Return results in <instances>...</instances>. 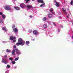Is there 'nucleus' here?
I'll return each mask as SVG.
<instances>
[{
  "mask_svg": "<svg viewBox=\"0 0 73 73\" xmlns=\"http://www.w3.org/2000/svg\"><path fill=\"white\" fill-rule=\"evenodd\" d=\"M18 42L20 43V45L23 46L25 44V42L23 41V39L21 38H19L18 39Z\"/></svg>",
  "mask_w": 73,
  "mask_h": 73,
  "instance_id": "obj_1",
  "label": "nucleus"
},
{
  "mask_svg": "<svg viewBox=\"0 0 73 73\" xmlns=\"http://www.w3.org/2000/svg\"><path fill=\"white\" fill-rule=\"evenodd\" d=\"M5 9L7 11H10L11 8L9 6H5Z\"/></svg>",
  "mask_w": 73,
  "mask_h": 73,
  "instance_id": "obj_2",
  "label": "nucleus"
},
{
  "mask_svg": "<svg viewBox=\"0 0 73 73\" xmlns=\"http://www.w3.org/2000/svg\"><path fill=\"white\" fill-rule=\"evenodd\" d=\"M33 33L34 35H38V32L37 30H35L33 31Z\"/></svg>",
  "mask_w": 73,
  "mask_h": 73,
  "instance_id": "obj_3",
  "label": "nucleus"
},
{
  "mask_svg": "<svg viewBox=\"0 0 73 73\" xmlns=\"http://www.w3.org/2000/svg\"><path fill=\"white\" fill-rule=\"evenodd\" d=\"M16 38V37L15 36L13 37V36H11L10 37V38H9L10 40L11 41L13 40V39H14V40H15Z\"/></svg>",
  "mask_w": 73,
  "mask_h": 73,
  "instance_id": "obj_4",
  "label": "nucleus"
},
{
  "mask_svg": "<svg viewBox=\"0 0 73 73\" xmlns=\"http://www.w3.org/2000/svg\"><path fill=\"white\" fill-rule=\"evenodd\" d=\"M15 52L17 54H20V52L18 49V48H17L15 49Z\"/></svg>",
  "mask_w": 73,
  "mask_h": 73,
  "instance_id": "obj_5",
  "label": "nucleus"
},
{
  "mask_svg": "<svg viewBox=\"0 0 73 73\" xmlns=\"http://www.w3.org/2000/svg\"><path fill=\"white\" fill-rule=\"evenodd\" d=\"M2 62H3L4 64H7L8 62L4 59H3V60H2Z\"/></svg>",
  "mask_w": 73,
  "mask_h": 73,
  "instance_id": "obj_6",
  "label": "nucleus"
},
{
  "mask_svg": "<svg viewBox=\"0 0 73 73\" xmlns=\"http://www.w3.org/2000/svg\"><path fill=\"white\" fill-rule=\"evenodd\" d=\"M37 2L40 3H44V1L42 0H37Z\"/></svg>",
  "mask_w": 73,
  "mask_h": 73,
  "instance_id": "obj_7",
  "label": "nucleus"
},
{
  "mask_svg": "<svg viewBox=\"0 0 73 73\" xmlns=\"http://www.w3.org/2000/svg\"><path fill=\"white\" fill-rule=\"evenodd\" d=\"M47 16L48 17V18L49 19H51V18H52V15L50 14H48Z\"/></svg>",
  "mask_w": 73,
  "mask_h": 73,
  "instance_id": "obj_8",
  "label": "nucleus"
},
{
  "mask_svg": "<svg viewBox=\"0 0 73 73\" xmlns=\"http://www.w3.org/2000/svg\"><path fill=\"white\" fill-rule=\"evenodd\" d=\"M13 31L14 32H17V28H15L13 29Z\"/></svg>",
  "mask_w": 73,
  "mask_h": 73,
  "instance_id": "obj_9",
  "label": "nucleus"
},
{
  "mask_svg": "<svg viewBox=\"0 0 73 73\" xmlns=\"http://www.w3.org/2000/svg\"><path fill=\"white\" fill-rule=\"evenodd\" d=\"M14 8H15V9L16 10H17V11H19V10H20V7H14Z\"/></svg>",
  "mask_w": 73,
  "mask_h": 73,
  "instance_id": "obj_10",
  "label": "nucleus"
},
{
  "mask_svg": "<svg viewBox=\"0 0 73 73\" xmlns=\"http://www.w3.org/2000/svg\"><path fill=\"white\" fill-rule=\"evenodd\" d=\"M62 11L63 12H65V13H66V9L65 7H63L62 9Z\"/></svg>",
  "mask_w": 73,
  "mask_h": 73,
  "instance_id": "obj_11",
  "label": "nucleus"
},
{
  "mask_svg": "<svg viewBox=\"0 0 73 73\" xmlns=\"http://www.w3.org/2000/svg\"><path fill=\"white\" fill-rule=\"evenodd\" d=\"M44 6H45V3H42V4L40 6V7H44Z\"/></svg>",
  "mask_w": 73,
  "mask_h": 73,
  "instance_id": "obj_12",
  "label": "nucleus"
},
{
  "mask_svg": "<svg viewBox=\"0 0 73 73\" xmlns=\"http://www.w3.org/2000/svg\"><path fill=\"white\" fill-rule=\"evenodd\" d=\"M55 3H56V7H59V3L57 2H55Z\"/></svg>",
  "mask_w": 73,
  "mask_h": 73,
  "instance_id": "obj_13",
  "label": "nucleus"
},
{
  "mask_svg": "<svg viewBox=\"0 0 73 73\" xmlns=\"http://www.w3.org/2000/svg\"><path fill=\"white\" fill-rule=\"evenodd\" d=\"M26 7L28 8H32V5H27Z\"/></svg>",
  "mask_w": 73,
  "mask_h": 73,
  "instance_id": "obj_14",
  "label": "nucleus"
},
{
  "mask_svg": "<svg viewBox=\"0 0 73 73\" xmlns=\"http://www.w3.org/2000/svg\"><path fill=\"white\" fill-rule=\"evenodd\" d=\"M43 27L44 28H46L48 27V25H47L46 24H44L43 25Z\"/></svg>",
  "mask_w": 73,
  "mask_h": 73,
  "instance_id": "obj_15",
  "label": "nucleus"
},
{
  "mask_svg": "<svg viewBox=\"0 0 73 73\" xmlns=\"http://www.w3.org/2000/svg\"><path fill=\"white\" fill-rule=\"evenodd\" d=\"M3 23V19H0V23L2 24Z\"/></svg>",
  "mask_w": 73,
  "mask_h": 73,
  "instance_id": "obj_16",
  "label": "nucleus"
},
{
  "mask_svg": "<svg viewBox=\"0 0 73 73\" xmlns=\"http://www.w3.org/2000/svg\"><path fill=\"white\" fill-rule=\"evenodd\" d=\"M2 28L3 30V31H7V30L6 29H7L6 28H5L4 27H3Z\"/></svg>",
  "mask_w": 73,
  "mask_h": 73,
  "instance_id": "obj_17",
  "label": "nucleus"
},
{
  "mask_svg": "<svg viewBox=\"0 0 73 73\" xmlns=\"http://www.w3.org/2000/svg\"><path fill=\"white\" fill-rule=\"evenodd\" d=\"M46 20V17H44L43 18V21H45Z\"/></svg>",
  "mask_w": 73,
  "mask_h": 73,
  "instance_id": "obj_18",
  "label": "nucleus"
},
{
  "mask_svg": "<svg viewBox=\"0 0 73 73\" xmlns=\"http://www.w3.org/2000/svg\"><path fill=\"white\" fill-rule=\"evenodd\" d=\"M2 18L3 19H4V18H5V16L4 14H3L2 15Z\"/></svg>",
  "mask_w": 73,
  "mask_h": 73,
  "instance_id": "obj_19",
  "label": "nucleus"
},
{
  "mask_svg": "<svg viewBox=\"0 0 73 73\" xmlns=\"http://www.w3.org/2000/svg\"><path fill=\"white\" fill-rule=\"evenodd\" d=\"M6 52H11V50L7 49L6 50Z\"/></svg>",
  "mask_w": 73,
  "mask_h": 73,
  "instance_id": "obj_20",
  "label": "nucleus"
},
{
  "mask_svg": "<svg viewBox=\"0 0 73 73\" xmlns=\"http://www.w3.org/2000/svg\"><path fill=\"white\" fill-rule=\"evenodd\" d=\"M20 6L21 8H24V6L23 5V4H20Z\"/></svg>",
  "mask_w": 73,
  "mask_h": 73,
  "instance_id": "obj_21",
  "label": "nucleus"
},
{
  "mask_svg": "<svg viewBox=\"0 0 73 73\" xmlns=\"http://www.w3.org/2000/svg\"><path fill=\"white\" fill-rule=\"evenodd\" d=\"M29 43H30V42L29 41H27L26 42V44L27 45H28V44H29Z\"/></svg>",
  "mask_w": 73,
  "mask_h": 73,
  "instance_id": "obj_22",
  "label": "nucleus"
},
{
  "mask_svg": "<svg viewBox=\"0 0 73 73\" xmlns=\"http://www.w3.org/2000/svg\"><path fill=\"white\" fill-rule=\"evenodd\" d=\"M19 60V57L16 58L15 59V61H17V60Z\"/></svg>",
  "mask_w": 73,
  "mask_h": 73,
  "instance_id": "obj_23",
  "label": "nucleus"
},
{
  "mask_svg": "<svg viewBox=\"0 0 73 73\" xmlns=\"http://www.w3.org/2000/svg\"><path fill=\"white\" fill-rule=\"evenodd\" d=\"M7 68H10V65L9 64L7 65Z\"/></svg>",
  "mask_w": 73,
  "mask_h": 73,
  "instance_id": "obj_24",
  "label": "nucleus"
},
{
  "mask_svg": "<svg viewBox=\"0 0 73 73\" xmlns=\"http://www.w3.org/2000/svg\"><path fill=\"white\" fill-rule=\"evenodd\" d=\"M25 0V1H26V3H28V1H30V0Z\"/></svg>",
  "mask_w": 73,
  "mask_h": 73,
  "instance_id": "obj_25",
  "label": "nucleus"
},
{
  "mask_svg": "<svg viewBox=\"0 0 73 73\" xmlns=\"http://www.w3.org/2000/svg\"><path fill=\"white\" fill-rule=\"evenodd\" d=\"M12 28H15V25H12Z\"/></svg>",
  "mask_w": 73,
  "mask_h": 73,
  "instance_id": "obj_26",
  "label": "nucleus"
},
{
  "mask_svg": "<svg viewBox=\"0 0 73 73\" xmlns=\"http://www.w3.org/2000/svg\"><path fill=\"white\" fill-rule=\"evenodd\" d=\"M12 63L13 64H15L16 62H15V61H12Z\"/></svg>",
  "mask_w": 73,
  "mask_h": 73,
  "instance_id": "obj_27",
  "label": "nucleus"
},
{
  "mask_svg": "<svg viewBox=\"0 0 73 73\" xmlns=\"http://www.w3.org/2000/svg\"><path fill=\"white\" fill-rule=\"evenodd\" d=\"M12 53H15V50L13 49L12 50Z\"/></svg>",
  "mask_w": 73,
  "mask_h": 73,
  "instance_id": "obj_28",
  "label": "nucleus"
},
{
  "mask_svg": "<svg viewBox=\"0 0 73 73\" xmlns=\"http://www.w3.org/2000/svg\"><path fill=\"white\" fill-rule=\"evenodd\" d=\"M32 30H29V33H32Z\"/></svg>",
  "mask_w": 73,
  "mask_h": 73,
  "instance_id": "obj_29",
  "label": "nucleus"
},
{
  "mask_svg": "<svg viewBox=\"0 0 73 73\" xmlns=\"http://www.w3.org/2000/svg\"><path fill=\"white\" fill-rule=\"evenodd\" d=\"M9 60H11V61H13V58H9Z\"/></svg>",
  "mask_w": 73,
  "mask_h": 73,
  "instance_id": "obj_30",
  "label": "nucleus"
},
{
  "mask_svg": "<svg viewBox=\"0 0 73 73\" xmlns=\"http://www.w3.org/2000/svg\"><path fill=\"white\" fill-rule=\"evenodd\" d=\"M16 45H17V46H19V45H20V43H17L16 44Z\"/></svg>",
  "mask_w": 73,
  "mask_h": 73,
  "instance_id": "obj_31",
  "label": "nucleus"
},
{
  "mask_svg": "<svg viewBox=\"0 0 73 73\" xmlns=\"http://www.w3.org/2000/svg\"><path fill=\"white\" fill-rule=\"evenodd\" d=\"M13 47H13L14 49H16V46H13Z\"/></svg>",
  "mask_w": 73,
  "mask_h": 73,
  "instance_id": "obj_32",
  "label": "nucleus"
},
{
  "mask_svg": "<svg viewBox=\"0 0 73 73\" xmlns=\"http://www.w3.org/2000/svg\"><path fill=\"white\" fill-rule=\"evenodd\" d=\"M53 24L54 25V26H56V25L55 24V23L53 22Z\"/></svg>",
  "mask_w": 73,
  "mask_h": 73,
  "instance_id": "obj_33",
  "label": "nucleus"
},
{
  "mask_svg": "<svg viewBox=\"0 0 73 73\" xmlns=\"http://www.w3.org/2000/svg\"><path fill=\"white\" fill-rule=\"evenodd\" d=\"M53 11V9H51L50 10V12H52V11Z\"/></svg>",
  "mask_w": 73,
  "mask_h": 73,
  "instance_id": "obj_34",
  "label": "nucleus"
},
{
  "mask_svg": "<svg viewBox=\"0 0 73 73\" xmlns=\"http://www.w3.org/2000/svg\"><path fill=\"white\" fill-rule=\"evenodd\" d=\"M70 4H71V5H73V2L72 1H71Z\"/></svg>",
  "mask_w": 73,
  "mask_h": 73,
  "instance_id": "obj_35",
  "label": "nucleus"
},
{
  "mask_svg": "<svg viewBox=\"0 0 73 73\" xmlns=\"http://www.w3.org/2000/svg\"><path fill=\"white\" fill-rule=\"evenodd\" d=\"M2 14H3V12H0V15H2Z\"/></svg>",
  "mask_w": 73,
  "mask_h": 73,
  "instance_id": "obj_36",
  "label": "nucleus"
},
{
  "mask_svg": "<svg viewBox=\"0 0 73 73\" xmlns=\"http://www.w3.org/2000/svg\"><path fill=\"white\" fill-rule=\"evenodd\" d=\"M13 41L14 42H16V40L14 39V40H13Z\"/></svg>",
  "mask_w": 73,
  "mask_h": 73,
  "instance_id": "obj_37",
  "label": "nucleus"
},
{
  "mask_svg": "<svg viewBox=\"0 0 73 73\" xmlns=\"http://www.w3.org/2000/svg\"><path fill=\"white\" fill-rule=\"evenodd\" d=\"M4 57H5V58H7V56L5 55L4 56Z\"/></svg>",
  "mask_w": 73,
  "mask_h": 73,
  "instance_id": "obj_38",
  "label": "nucleus"
},
{
  "mask_svg": "<svg viewBox=\"0 0 73 73\" xmlns=\"http://www.w3.org/2000/svg\"><path fill=\"white\" fill-rule=\"evenodd\" d=\"M12 54H13V55H14V56H15V53H14L13 52H12Z\"/></svg>",
  "mask_w": 73,
  "mask_h": 73,
  "instance_id": "obj_39",
  "label": "nucleus"
},
{
  "mask_svg": "<svg viewBox=\"0 0 73 73\" xmlns=\"http://www.w3.org/2000/svg\"><path fill=\"white\" fill-rule=\"evenodd\" d=\"M32 16L31 15L30 16V18H32Z\"/></svg>",
  "mask_w": 73,
  "mask_h": 73,
  "instance_id": "obj_40",
  "label": "nucleus"
},
{
  "mask_svg": "<svg viewBox=\"0 0 73 73\" xmlns=\"http://www.w3.org/2000/svg\"><path fill=\"white\" fill-rule=\"evenodd\" d=\"M66 18H69V16H66Z\"/></svg>",
  "mask_w": 73,
  "mask_h": 73,
  "instance_id": "obj_41",
  "label": "nucleus"
},
{
  "mask_svg": "<svg viewBox=\"0 0 73 73\" xmlns=\"http://www.w3.org/2000/svg\"><path fill=\"white\" fill-rule=\"evenodd\" d=\"M52 15H54V13H52Z\"/></svg>",
  "mask_w": 73,
  "mask_h": 73,
  "instance_id": "obj_42",
  "label": "nucleus"
},
{
  "mask_svg": "<svg viewBox=\"0 0 73 73\" xmlns=\"http://www.w3.org/2000/svg\"><path fill=\"white\" fill-rule=\"evenodd\" d=\"M60 27H61V28H62V26H60Z\"/></svg>",
  "mask_w": 73,
  "mask_h": 73,
  "instance_id": "obj_43",
  "label": "nucleus"
},
{
  "mask_svg": "<svg viewBox=\"0 0 73 73\" xmlns=\"http://www.w3.org/2000/svg\"><path fill=\"white\" fill-rule=\"evenodd\" d=\"M58 31L59 32H60V30L59 29H58Z\"/></svg>",
  "mask_w": 73,
  "mask_h": 73,
  "instance_id": "obj_44",
  "label": "nucleus"
},
{
  "mask_svg": "<svg viewBox=\"0 0 73 73\" xmlns=\"http://www.w3.org/2000/svg\"><path fill=\"white\" fill-rule=\"evenodd\" d=\"M72 38H73V36H72Z\"/></svg>",
  "mask_w": 73,
  "mask_h": 73,
  "instance_id": "obj_45",
  "label": "nucleus"
},
{
  "mask_svg": "<svg viewBox=\"0 0 73 73\" xmlns=\"http://www.w3.org/2000/svg\"><path fill=\"white\" fill-rule=\"evenodd\" d=\"M55 3H56V1H55L54 2V3H55Z\"/></svg>",
  "mask_w": 73,
  "mask_h": 73,
  "instance_id": "obj_46",
  "label": "nucleus"
},
{
  "mask_svg": "<svg viewBox=\"0 0 73 73\" xmlns=\"http://www.w3.org/2000/svg\"><path fill=\"white\" fill-rule=\"evenodd\" d=\"M33 1H34V0H32Z\"/></svg>",
  "mask_w": 73,
  "mask_h": 73,
  "instance_id": "obj_47",
  "label": "nucleus"
},
{
  "mask_svg": "<svg viewBox=\"0 0 73 73\" xmlns=\"http://www.w3.org/2000/svg\"><path fill=\"white\" fill-rule=\"evenodd\" d=\"M72 25H73V22H72Z\"/></svg>",
  "mask_w": 73,
  "mask_h": 73,
  "instance_id": "obj_48",
  "label": "nucleus"
}]
</instances>
